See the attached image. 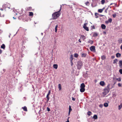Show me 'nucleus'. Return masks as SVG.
Listing matches in <instances>:
<instances>
[{"label":"nucleus","instance_id":"obj_17","mask_svg":"<svg viewBox=\"0 0 122 122\" xmlns=\"http://www.w3.org/2000/svg\"><path fill=\"white\" fill-rule=\"evenodd\" d=\"M86 54L85 53H82L81 55V56L85 57L86 56Z\"/></svg>","mask_w":122,"mask_h":122},{"label":"nucleus","instance_id":"obj_50","mask_svg":"<svg viewBox=\"0 0 122 122\" xmlns=\"http://www.w3.org/2000/svg\"><path fill=\"white\" fill-rule=\"evenodd\" d=\"M120 48L122 50V44L121 45Z\"/></svg>","mask_w":122,"mask_h":122},{"label":"nucleus","instance_id":"obj_27","mask_svg":"<svg viewBox=\"0 0 122 122\" xmlns=\"http://www.w3.org/2000/svg\"><path fill=\"white\" fill-rule=\"evenodd\" d=\"M122 107V104H121L120 105H119L118 106V109L120 110L121 108Z\"/></svg>","mask_w":122,"mask_h":122},{"label":"nucleus","instance_id":"obj_56","mask_svg":"<svg viewBox=\"0 0 122 122\" xmlns=\"http://www.w3.org/2000/svg\"><path fill=\"white\" fill-rule=\"evenodd\" d=\"M105 7H104L102 9V10H104V9H105Z\"/></svg>","mask_w":122,"mask_h":122},{"label":"nucleus","instance_id":"obj_6","mask_svg":"<svg viewBox=\"0 0 122 122\" xmlns=\"http://www.w3.org/2000/svg\"><path fill=\"white\" fill-rule=\"evenodd\" d=\"M112 18H110L108 19V20L106 21L105 23L107 24H108L109 22L111 23L112 21Z\"/></svg>","mask_w":122,"mask_h":122},{"label":"nucleus","instance_id":"obj_8","mask_svg":"<svg viewBox=\"0 0 122 122\" xmlns=\"http://www.w3.org/2000/svg\"><path fill=\"white\" fill-rule=\"evenodd\" d=\"M119 66L121 68H122V61L120 60L119 61Z\"/></svg>","mask_w":122,"mask_h":122},{"label":"nucleus","instance_id":"obj_64","mask_svg":"<svg viewBox=\"0 0 122 122\" xmlns=\"http://www.w3.org/2000/svg\"><path fill=\"white\" fill-rule=\"evenodd\" d=\"M71 8H72V7H71Z\"/></svg>","mask_w":122,"mask_h":122},{"label":"nucleus","instance_id":"obj_34","mask_svg":"<svg viewBox=\"0 0 122 122\" xmlns=\"http://www.w3.org/2000/svg\"><path fill=\"white\" fill-rule=\"evenodd\" d=\"M112 16L113 18H115L117 16L116 13H114L112 15Z\"/></svg>","mask_w":122,"mask_h":122},{"label":"nucleus","instance_id":"obj_61","mask_svg":"<svg viewBox=\"0 0 122 122\" xmlns=\"http://www.w3.org/2000/svg\"><path fill=\"white\" fill-rule=\"evenodd\" d=\"M41 34L42 35H43V33H41Z\"/></svg>","mask_w":122,"mask_h":122},{"label":"nucleus","instance_id":"obj_5","mask_svg":"<svg viewBox=\"0 0 122 122\" xmlns=\"http://www.w3.org/2000/svg\"><path fill=\"white\" fill-rule=\"evenodd\" d=\"M90 50L92 51H95V46H92L90 48Z\"/></svg>","mask_w":122,"mask_h":122},{"label":"nucleus","instance_id":"obj_39","mask_svg":"<svg viewBox=\"0 0 122 122\" xmlns=\"http://www.w3.org/2000/svg\"><path fill=\"white\" fill-rule=\"evenodd\" d=\"M119 42L120 43H122V39H120L119 40Z\"/></svg>","mask_w":122,"mask_h":122},{"label":"nucleus","instance_id":"obj_26","mask_svg":"<svg viewBox=\"0 0 122 122\" xmlns=\"http://www.w3.org/2000/svg\"><path fill=\"white\" fill-rule=\"evenodd\" d=\"M92 113L90 111H88L87 113V115L89 116L91 115Z\"/></svg>","mask_w":122,"mask_h":122},{"label":"nucleus","instance_id":"obj_18","mask_svg":"<svg viewBox=\"0 0 122 122\" xmlns=\"http://www.w3.org/2000/svg\"><path fill=\"white\" fill-rule=\"evenodd\" d=\"M5 46L4 44H3L1 46V48H3V49H5Z\"/></svg>","mask_w":122,"mask_h":122},{"label":"nucleus","instance_id":"obj_36","mask_svg":"<svg viewBox=\"0 0 122 122\" xmlns=\"http://www.w3.org/2000/svg\"><path fill=\"white\" fill-rule=\"evenodd\" d=\"M98 14L97 13H95V18H97L98 17V16L97 15Z\"/></svg>","mask_w":122,"mask_h":122},{"label":"nucleus","instance_id":"obj_16","mask_svg":"<svg viewBox=\"0 0 122 122\" xmlns=\"http://www.w3.org/2000/svg\"><path fill=\"white\" fill-rule=\"evenodd\" d=\"M88 43H90L91 44H92L93 43V41L90 40H89L88 41Z\"/></svg>","mask_w":122,"mask_h":122},{"label":"nucleus","instance_id":"obj_40","mask_svg":"<svg viewBox=\"0 0 122 122\" xmlns=\"http://www.w3.org/2000/svg\"><path fill=\"white\" fill-rule=\"evenodd\" d=\"M47 111L49 112L50 111V109L48 107H47Z\"/></svg>","mask_w":122,"mask_h":122},{"label":"nucleus","instance_id":"obj_48","mask_svg":"<svg viewBox=\"0 0 122 122\" xmlns=\"http://www.w3.org/2000/svg\"><path fill=\"white\" fill-rule=\"evenodd\" d=\"M31 7H29L28 8V10H30L31 9Z\"/></svg>","mask_w":122,"mask_h":122},{"label":"nucleus","instance_id":"obj_31","mask_svg":"<svg viewBox=\"0 0 122 122\" xmlns=\"http://www.w3.org/2000/svg\"><path fill=\"white\" fill-rule=\"evenodd\" d=\"M29 15L30 16H32L33 15V13L32 12H29Z\"/></svg>","mask_w":122,"mask_h":122},{"label":"nucleus","instance_id":"obj_28","mask_svg":"<svg viewBox=\"0 0 122 122\" xmlns=\"http://www.w3.org/2000/svg\"><path fill=\"white\" fill-rule=\"evenodd\" d=\"M116 79L118 81H121V78L120 77L118 78H117Z\"/></svg>","mask_w":122,"mask_h":122},{"label":"nucleus","instance_id":"obj_2","mask_svg":"<svg viewBox=\"0 0 122 122\" xmlns=\"http://www.w3.org/2000/svg\"><path fill=\"white\" fill-rule=\"evenodd\" d=\"M83 66V63L81 61H79L77 62V67L78 69L80 70L81 68Z\"/></svg>","mask_w":122,"mask_h":122},{"label":"nucleus","instance_id":"obj_19","mask_svg":"<svg viewBox=\"0 0 122 122\" xmlns=\"http://www.w3.org/2000/svg\"><path fill=\"white\" fill-rule=\"evenodd\" d=\"M108 105V104L107 103H105L104 104V106L106 107H107Z\"/></svg>","mask_w":122,"mask_h":122},{"label":"nucleus","instance_id":"obj_46","mask_svg":"<svg viewBox=\"0 0 122 122\" xmlns=\"http://www.w3.org/2000/svg\"><path fill=\"white\" fill-rule=\"evenodd\" d=\"M57 28H55V32H56L57 31Z\"/></svg>","mask_w":122,"mask_h":122},{"label":"nucleus","instance_id":"obj_12","mask_svg":"<svg viewBox=\"0 0 122 122\" xmlns=\"http://www.w3.org/2000/svg\"><path fill=\"white\" fill-rule=\"evenodd\" d=\"M101 27L102 29H104L106 28V26L104 24H102L101 25Z\"/></svg>","mask_w":122,"mask_h":122},{"label":"nucleus","instance_id":"obj_49","mask_svg":"<svg viewBox=\"0 0 122 122\" xmlns=\"http://www.w3.org/2000/svg\"><path fill=\"white\" fill-rule=\"evenodd\" d=\"M92 28L93 29H95V27L93 25L92 26Z\"/></svg>","mask_w":122,"mask_h":122},{"label":"nucleus","instance_id":"obj_24","mask_svg":"<svg viewBox=\"0 0 122 122\" xmlns=\"http://www.w3.org/2000/svg\"><path fill=\"white\" fill-rule=\"evenodd\" d=\"M117 59H115L113 60V63L114 64H115L117 62Z\"/></svg>","mask_w":122,"mask_h":122},{"label":"nucleus","instance_id":"obj_43","mask_svg":"<svg viewBox=\"0 0 122 122\" xmlns=\"http://www.w3.org/2000/svg\"><path fill=\"white\" fill-rule=\"evenodd\" d=\"M118 86L119 87H121V84L120 83H118Z\"/></svg>","mask_w":122,"mask_h":122},{"label":"nucleus","instance_id":"obj_1","mask_svg":"<svg viewBox=\"0 0 122 122\" xmlns=\"http://www.w3.org/2000/svg\"><path fill=\"white\" fill-rule=\"evenodd\" d=\"M62 6L61 5L60 9L59 11L56 12L52 14V19L53 20L56 19L60 15L59 12L61 11V9Z\"/></svg>","mask_w":122,"mask_h":122},{"label":"nucleus","instance_id":"obj_53","mask_svg":"<svg viewBox=\"0 0 122 122\" xmlns=\"http://www.w3.org/2000/svg\"><path fill=\"white\" fill-rule=\"evenodd\" d=\"M103 33L104 34H106V32L105 31L103 32Z\"/></svg>","mask_w":122,"mask_h":122},{"label":"nucleus","instance_id":"obj_47","mask_svg":"<svg viewBox=\"0 0 122 122\" xmlns=\"http://www.w3.org/2000/svg\"><path fill=\"white\" fill-rule=\"evenodd\" d=\"M2 51L0 49V54H1L2 53Z\"/></svg>","mask_w":122,"mask_h":122},{"label":"nucleus","instance_id":"obj_42","mask_svg":"<svg viewBox=\"0 0 122 122\" xmlns=\"http://www.w3.org/2000/svg\"><path fill=\"white\" fill-rule=\"evenodd\" d=\"M103 106V105L102 104H100L99 105V107L101 108H102Z\"/></svg>","mask_w":122,"mask_h":122},{"label":"nucleus","instance_id":"obj_63","mask_svg":"<svg viewBox=\"0 0 122 122\" xmlns=\"http://www.w3.org/2000/svg\"><path fill=\"white\" fill-rule=\"evenodd\" d=\"M8 8H9V9H10V8L9 7H8Z\"/></svg>","mask_w":122,"mask_h":122},{"label":"nucleus","instance_id":"obj_44","mask_svg":"<svg viewBox=\"0 0 122 122\" xmlns=\"http://www.w3.org/2000/svg\"><path fill=\"white\" fill-rule=\"evenodd\" d=\"M72 100L73 101H75V98L72 97Z\"/></svg>","mask_w":122,"mask_h":122},{"label":"nucleus","instance_id":"obj_52","mask_svg":"<svg viewBox=\"0 0 122 122\" xmlns=\"http://www.w3.org/2000/svg\"><path fill=\"white\" fill-rule=\"evenodd\" d=\"M113 4H115V3H111L110 5H112Z\"/></svg>","mask_w":122,"mask_h":122},{"label":"nucleus","instance_id":"obj_23","mask_svg":"<svg viewBox=\"0 0 122 122\" xmlns=\"http://www.w3.org/2000/svg\"><path fill=\"white\" fill-rule=\"evenodd\" d=\"M58 88L59 90H60L61 89V85L60 84H58Z\"/></svg>","mask_w":122,"mask_h":122},{"label":"nucleus","instance_id":"obj_57","mask_svg":"<svg viewBox=\"0 0 122 122\" xmlns=\"http://www.w3.org/2000/svg\"><path fill=\"white\" fill-rule=\"evenodd\" d=\"M0 10H2V11H3V9H2V8L0 9Z\"/></svg>","mask_w":122,"mask_h":122},{"label":"nucleus","instance_id":"obj_14","mask_svg":"<svg viewBox=\"0 0 122 122\" xmlns=\"http://www.w3.org/2000/svg\"><path fill=\"white\" fill-rule=\"evenodd\" d=\"M98 36V34L96 32H95L93 34V36L96 37L97 36Z\"/></svg>","mask_w":122,"mask_h":122},{"label":"nucleus","instance_id":"obj_29","mask_svg":"<svg viewBox=\"0 0 122 122\" xmlns=\"http://www.w3.org/2000/svg\"><path fill=\"white\" fill-rule=\"evenodd\" d=\"M105 2V0H102L101 1V4L102 5H103Z\"/></svg>","mask_w":122,"mask_h":122},{"label":"nucleus","instance_id":"obj_3","mask_svg":"<svg viewBox=\"0 0 122 122\" xmlns=\"http://www.w3.org/2000/svg\"><path fill=\"white\" fill-rule=\"evenodd\" d=\"M85 85L84 83H81L80 85V91L81 92H83L85 91Z\"/></svg>","mask_w":122,"mask_h":122},{"label":"nucleus","instance_id":"obj_10","mask_svg":"<svg viewBox=\"0 0 122 122\" xmlns=\"http://www.w3.org/2000/svg\"><path fill=\"white\" fill-rule=\"evenodd\" d=\"M100 84L102 86H103L105 84V83L104 81H101L100 82Z\"/></svg>","mask_w":122,"mask_h":122},{"label":"nucleus","instance_id":"obj_11","mask_svg":"<svg viewBox=\"0 0 122 122\" xmlns=\"http://www.w3.org/2000/svg\"><path fill=\"white\" fill-rule=\"evenodd\" d=\"M22 108L23 109L24 111H26V112H27V108L25 106H24V107H22Z\"/></svg>","mask_w":122,"mask_h":122},{"label":"nucleus","instance_id":"obj_54","mask_svg":"<svg viewBox=\"0 0 122 122\" xmlns=\"http://www.w3.org/2000/svg\"><path fill=\"white\" fill-rule=\"evenodd\" d=\"M41 109H40V110L39 111V113L40 114V112H41Z\"/></svg>","mask_w":122,"mask_h":122},{"label":"nucleus","instance_id":"obj_30","mask_svg":"<svg viewBox=\"0 0 122 122\" xmlns=\"http://www.w3.org/2000/svg\"><path fill=\"white\" fill-rule=\"evenodd\" d=\"M78 54L77 53H75L74 54V56L76 57H78Z\"/></svg>","mask_w":122,"mask_h":122},{"label":"nucleus","instance_id":"obj_62","mask_svg":"<svg viewBox=\"0 0 122 122\" xmlns=\"http://www.w3.org/2000/svg\"><path fill=\"white\" fill-rule=\"evenodd\" d=\"M13 18H14V19H16V18H14V17H13Z\"/></svg>","mask_w":122,"mask_h":122},{"label":"nucleus","instance_id":"obj_35","mask_svg":"<svg viewBox=\"0 0 122 122\" xmlns=\"http://www.w3.org/2000/svg\"><path fill=\"white\" fill-rule=\"evenodd\" d=\"M109 6H108V7L105 10V12L106 13H107V10H108V8H109Z\"/></svg>","mask_w":122,"mask_h":122},{"label":"nucleus","instance_id":"obj_13","mask_svg":"<svg viewBox=\"0 0 122 122\" xmlns=\"http://www.w3.org/2000/svg\"><path fill=\"white\" fill-rule=\"evenodd\" d=\"M116 56L117 57H120L121 56V54L119 53H118L116 54Z\"/></svg>","mask_w":122,"mask_h":122},{"label":"nucleus","instance_id":"obj_21","mask_svg":"<svg viewBox=\"0 0 122 122\" xmlns=\"http://www.w3.org/2000/svg\"><path fill=\"white\" fill-rule=\"evenodd\" d=\"M73 55H71L70 57V61H71V62H72V60L73 59Z\"/></svg>","mask_w":122,"mask_h":122},{"label":"nucleus","instance_id":"obj_37","mask_svg":"<svg viewBox=\"0 0 122 122\" xmlns=\"http://www.w3.org/2000/svg\"><path fill=\"white\" fill-rule=\"evenodd\" d=\"M72 110V109L71 108V106H69V111L70 112H71V111Z\"/></svg>","mask_w":122,"mask_h":122},{"label":"nucleus","instance_id":"obj_58","mask_svg":"<svg viewBox=\"0 0 122 122\" xmlns=\"http://www.w3.org/2000/svg\"><path fill=\"white\" fill-rule=\"evenodd\" d=\"M72 65H73V63L72 62H72H71V65L72 66Z\"/></svg>","mask_w":122,"mask_h":122},{"label":"nucleus","instance_id":"obj_38","mask_svg":"<svg viewBox=\"0 0 122 122\" xmlns=\"http://www.w3.org/2000/svg\"><path fill=\"white\" fill-rule=\"evenodd\" d=\"M119 72L121 74H122V69H120L119 70Z\"/></svg>","mask_w":122,"mask_h":122},{"label":"nucleus","instance_id":"obj_22","mask_svg":"<svg viewBox=\"0 0 122 122\" xmlns=\"http://www.w3.org/2000/svg\"><path fill=\"white\" fill-rule=\"evenodd\" d=\"M106 58V56L104 55H103L101 56V59L102 60H104Z\"/></svg>","mask_w":122,"mask_h":122},{"label":"nucleus","instance_id":"obj_9","mask_svg":"<svg viewBox=\"0 0 122 122\" xmlns=\"http://www.w3.org/2000/svg\"><path fill=\"white\" fill-rule=\"evenodd\" d=\"M81 38L84 40L86 39V37L84 35H81L80 36V38L81 39Z\"/></svg>","mask_w":122,"mask_h":122},{"label":"nucleus","instance_id":"obj_7","mask_svg":"<svg viewBox=\"0 0 122 122\" xmlns=\"http://www.w3.org/2000/svg\"><path fill=\"white\" fill-rule=\"evenodd\" d=\"M83 27L87 31H89L88 28L86 26V25L85 24H84Z\"/></svg>","mask_w":122,"mask_h":122},{"label":"nucleus","instance_id":"obj_25","mask_svg":"<svg viewBox=\"0 0 122 122\" xmlns=\"http://www.w3.org/2000/svg\"><path fill=\"white\" fill-rule=\"evenodd\" d=\"M104 90L105 91V92H107L108 93V92H109L108 89L107 88H104Z\"/></svg>","mask_w":122,"mask_h":122},{"label":"nucleus","instance_id":"obj_15","mask_svg":"<svg viewBox=\"0 0 122 122\" xmlns=\"http://www.w3.org/2000/svg\"><path fill=\"white\" fill-rule=\"evenodd\" d=\"M53 68L56 69L58 67V65L57 64H54L53 65Z\"/></svg>","mask_w":122,"mask_h":122},{"label":"nucleus","instance_id":"obj_45","mask_svg":"<svg viewBox=\"0 0 122 122\" xmlns=\"http://www.w3.org/2000/svg\"><path fill=\"white\" fill-rule=\"evenodd\" d=\"M115 56H111V58L112 59H114L115 58Z\"/></svg>","mask_w":122,"mask_h":122},{"label":"nucleus","instance_id":"obj_59","mask_svg":"<svg viewBox=\"0 0 122 122\" xmlns=\"http://www.w3.org/2000/svg\"><path fill=\"white\" fill-rule=\"evenodd\" d=\"M65 122H69V121L68 120L67 121H66Z\"/></svg>","mask_w":122,"mask_h":122},{"label":"nucleus","instance_id":"obj_51","mask_svg":"<svg viewBox=\"0 0 122 122\" xmlns=\"http://www.w3.org/2000/svg\"><path fill=\"white\" fill-rule=\"evenodd\" d=\"M78 41L80 43H81V41L80 40V39H79L78 40Z\"/></svg>","mask_w":122,"mask_h":122},{"label":"nucleus","instance_id":"obj_55","mask_svg":"<svg viewBox=\"0 0 122 122\" xmlns=\"http://www.w3.org/2000/svg\"><path fill=\"white\" fill-rule=\"evenodd\" d=\"M58 27V25H56L55 26V28H57Z\"/></svg>","mask_w":122,"mask_h":122},{"label":"nucleus","instance_id":"obj_4","mask_svg":"<svg viewBox=\"0 0 122 122\" xmlns=\"http://www.w3.org/2000/svg\"><path fill=\"white\" fill-rule=\"evenodd\" d=\"M51 93V91L50 90L49 91V92H48V94H47L46 96V98H47V100H46V102L47 103L49 101V99H50V97L49 96V95Z\"/></svg>","mask_w":122,"mask_h":122},{"label":"nucleus","instance_id":"obj_32","mask_svg":"<svg viewBox=\"0 0 122 122\" xmlns=\"http://www.w3.org/2000/svg\"><path fill=\"white\" fill-rule=\"evenodd\" d=\"M110 86V85L109 84H108L107 87V88L108 89V90H109V91H110V87H109V86Z\"/></svg>","mask_w":122,"mask_h":122},{"label":"nucleus","instance_id":"obj_20","mask_svg":"<svg viewBox=\"0 0 122 122\" xmlns=\"http://www.w3.org/2000/svg\"><path fill=\"white\" fill-rule=\"evenodd\" d=\"M93 118L95 119H96L97 118V116L96 115H95L93 116Z\"/></svg>","mask_w":122,"mask_h":122},{"label":"nucleus","instance_id":"obj_33","mask_svg":"<svg viewBox=\"0 0 122 122\" xmlns=\"http://www.w3.org/2000/svg\"><path fill=\"white\" fill-rule=\"evenodd\" d=\"M98 11L100 13H102V12L103 10L102 9H99L98 10Z\"/></svg>","mask_w":122,"mask_h":122},{"label":"nucleus","instance_id":"obj_41","mask_svg":"<svg viewBox=\"0 0 122 122\" xmlns=\"http://www.w3.org/2000/svg\"><path fill=\"white\" fill-rule=\"evenodd\" d=\"M89 3V2L88 1H87L85 3V4L86 5H88V4Z\"/></svg>","mask_w":122,"mask_h":122},{"label":"nucleus","instance_id":"obj_60","mask_svg":"<svg viewBox=\"0 0 122 122\" xmlns=\"http://www.w3.org/2000/svg\"><path fill=\"white\" fill-rule=\"evenodd\" d=\"M71 112H70L69 111V112L68 114L69 115L70 114Z\"/></svg>","mask_w":122,"mask_h":122}]
</instances>
